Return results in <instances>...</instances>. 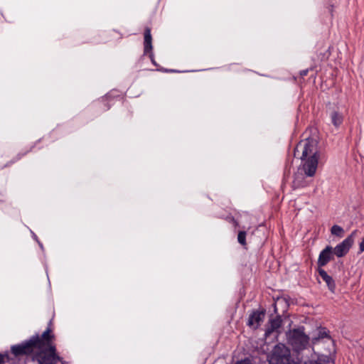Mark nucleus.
Here are the masks:
<instances>
[{
  "label": "nucleus",
  "mask_w": 364,
  "mask_h": 364,
  "mask_svg": "<svg viewBox=\"0 0 364 364\" xmlns=\"http://www.w3.org/2000/svg\"><path fill=\"white\" fill-rule=\"evenodd\" d=\"M294 156L304 161L301 170L306 176L312 177L315 175L319 159L317 141L315 139L301 141L294 149Z\"/></svg>",
  "instance_id": "1"
},
{
  "label": "nucleus",
  "mask_w": 364,
  "mask_h": 364,
  "mask_svg": "<svg viewBox=\"0 0 364 364\" xmlns=\"http://www.w3.org/2000/svg\"><path fill=\"white\" fill-rule=\"evenodd\" d=\"M287 343L294 351L306 349L309 344V338L304 332V328H294L287 333Z\"/></svg>",
  "instance_id": "2"
},
{
  "label": "nucleus",
  "mask_w": 364,
  "mask_h": 364,
  "mask_svg": "<svg viewBox=\"0 0 364 364\" xmlns=\"http://www.w3.org/2000/svg\"><path fill=\"white\" fill-rule=\"evenodd\" d=\"M269 364H290V350L284 344L276 345L269 360Z\"/></svg>",
  "instance_id": "3"
},
{
  "label": "nucleus",
  "mask_w": 364,
  "mask_h": 364,
  "mask_svg": "<svg viewBox=\"0 0 364 364\" xmlns=\"http://www.w3.org/2000/svg\"><path fill=\"white\" fill-rule=\"evenodd\" d=\"M38 349L40 352L36 355V360L39 364H55L61 360V358L56 354L55 345H50V347Z\"/></svg>",
  "instance_id": "4"
},
{
  "label": "nucleus",
  "mask_w": 364,
  "mask_h": 364,
  "mask_svg": "<svg viewBox=\"0 0 364 364\" xmlns=\"http://www.w3.org/2000/svg\"><path fill=\"white\" fill-rule=\"evenodd\" d=\"M356 234L357 230H353L343 241L333 248V253L336 257H343L348 254L354 243V238Z\"/></svg>",
  "instance_id": "5"
},
{
  "label": "nucleus",
  "mask_w": 364,
  "mask_h": 364,
  "mask_svg": "<svg viewBox=\"0 0 364 364\" xmlns=\"http://www.w3.org/2000/svg\"><path fill=\"white\" fill-rule=\"evenodd\" d=\"M51 331V328L48 326L41 337L36 336L31 338L36 348H46L50 347V345H54L53 343L54 335L52 334Z\"/></svg>",
  "instance_id": "6"
},
{
  "label": "nucleus",
  "mask_w": 364,
  "mask_h": 364,
  "mask_svg": "<svg viewBox=\"0 0 364 364\" xmlns=\"http://www.w3.org/2000/svg\"><path fill=\"white\" fill-rule=\"evenodd\" d=\"M36 348L34 344L32 342L31 338L26 343L13 346L11 348V353L16 355H22L30 354L33 352V349Z\"/></svg>",
  "instance_id": "7"
},
{
  "label": "nucleus",
  "mask_w": 364,
  "mask_h": 364,
  "mask_svg": "<svg viewBox=\"0 0 364 364\" xmlns=\"http://www.w3.org/2000/svg\"><path fill=\"white\" fill-rule=\"evenodd\" d=\"M333 251L331 246H326L319 254L318 258V266L319 268L326 265L331 259H333Z\"/></svg>",
  "instance_id": "8"
},
{
  "label": "nucleus",
  "mask_w": 364,
  "mask_h": 364,
  "mask_svg": "<svg viewBox=\"0 0 364 364\" xmlns=\"http://www.w3.org/2000/svg\"><path fill=\"white\" fill-rule=\"evenodd\" d=\"M265 311H255L249 316L247 325L257 329L264 318Z\"/></svg>",
  "instance_id": "9"
},
{
  "label": "nucleus",
  "mask_w": 364,
  "mask_h": 364,
  "mask_svg": "<svg viewBox=\"0 0 364 364\" xmlns=\"http://www.w3.org/2000/svg\"><path fill=\"white\" fill-rule=\"evenodd\" d=\"M152 48V37L151 34V29L146 27L144 30V54H149V56L152 63H155Z\"/></svg>",
  "instance_id": "10"
},
{
  "label": "nucleus",
  "mask_w": 364,
  "mask_h": 364,
  "mask_svg": "<svg viewBox=\"0 0 364 364\" xmlns=\"http://www.w3.org/2000/svg\"><path fill=\"white\" fill-rule=\"evenodd\" d=\"M304 173L298 171L294 175V178L292 182V188L294 189L305 188L309 186L311 180H308Z\"/></svg>",
  "instance_id": "11"
},
{
  "label": "nucleus",
  "mask_w": 364,
  "mask_h": 364,
  "mask_svg": "<svg viewBox=\"0 0 364 364\" xmlns=\"http://www.w3.org/2000/svg\"><path fill=\"white\" fill-rule=\"evenodd\" d=\"M282 325V319L279 316H277L269 321V325L267 326L264 336L265 337L269 336L274 331L278 330Z\"/></svg>",
  "instance_id": "12"
},
{
  "label": "nucleus",
  "mask_w": 364,
  "mask_h": 364,
  "mask_svg": "<svg viewBox=\"0 0 364 364\" xmlns=\"http://www.w3.org/2000/svg\"><path fill=\"white\" fill-rule=\"evenodd\" d=\"M318 272L320 277L326 283L329 290L331 292H333L336 288V284L333 278L329 276L324 269L321 268H318Z\"/></svg>",
  "instance_id": "13"
},
{
  "label": "nucleus",
  "mask_w": 364,
  "mask_h": 364,
  "mask_svg": "<svg viewBox=\"0 0 364 364\" xmlns=\"http://www.w3.org/2000/svg\"><path fill=\"white\" fill-rule=\"evenodd\" d=\"M330 117H331V123L336 127H338L343 123V116L338 111H336V110L333 111L331 113Z\"/></svg>",
  "instance_id": "14"
},
{
  "label": "nucleus",
  "mask_w": 364,
  "mask_h": 364,
  "mask_svg": "<svg viewBox=\"0 0 364 364\" xmlns=\"http://www.w3.org/2000/svg\"><path fill=\"white\" fill-rule=\"evenodd\" d=\"M329 361V358L328 356L321 355L317 358V359H311L306 362L305 364H327Z\"/></svg>",
  "instance_id": "15"
},
{
  "label": "nucleus",
  "mask_w": 364,
  "mask_h": 364,
  "mask_svg": "<svg viewBox=\"0 0 364 364\" xmlns=\"http://www.w3.org/2000/svg\"><path fill=\"white\" fill-rule=\"evenodd\" d=\"M331 233L333 235L337 236L340 238L343 237L344 236V230L342 227L334 225L331 228Z\"/></svg>",
  "instance_id": "16"
},
{
  "label": "nucleus",
  "mask_w": 364,
  "mask_h": 364,
  "mask_svg": "<svg viewBox=\"0 0 364 364\" xmlns=\"http://www.w3.org/2000/svg\"><path fill=\"white\" fill-rule=\"evenodd\" d=\"M246 235L245 231H240L237 235V241L242 246H246Z\"/></svg>",
  "instance_id": "17"
},
{
  "label": "nucleus",
  "mask_w": 364,
  "mask_h": 364,
  "mask_svg": "<svg viewBox=\"0 0 364 364\" xmlns=\"http://www.w3.org/2000/svg\"><path fill=\"white\" fill-rule=\"evenodd\" d=\"M327 336H328V334H327L325 328H321L318 331V336L316 337L312 338V342L314 344H315L316 342L318 339L326 338V337H327Z\"/></svg>",
  "instance_id": "18"
},
{
  "label": "nucleus",
  "mask_w": 364,
  "mask_h": 364,
  "mask_svg": "<svg viewBox=\"0 0 364 364\" xmlns=\"http://www.w3.org/2000/svg\"><path fill=\"white\" fill-rule=\"evenodd\" d=\"M235 364H252V362L250 359L246 358V359L237 361Z\"/></svg>",
  "instance_id": "19"
},
{
  "label": "nucleus",
  "mask_w": 364,
  "mask_h": 364,
  "mask_svg": "<svg viewBox=\"0 0 364 364\" xmlns=\"http://www.w3.org/2000/svg\"><path fill=\"white\" fill-rule=\"evenodd\" d=\"M308 72H309L308 69L301 70L300 71V75L301 77L306 76L308 74Z\"/></svg>",
  "instance_id": "20"
},
{
  "label": "nucleus",
  "mask_w": 364,
  "mask_h": 364,
  "mask_svg": "<svg viewBox=\"0 0 364 364\" xmlns=\"http://www.w3.org/2000/svg\"><path fill=\"white\" fill-rule=\"evenodd\" d=\"M5 355L0 353V364H2L4 362Z\"/></svg>",
  "instance_id": "21"
},
{
  "label": "nucleus",
  "mask_w": 364,
  "mask_h": 364,
  "mask_svg": "<svg viewBox=\"0 0 364 364\" xmlns=\"http://www.w3.org/2000/svg\"><path fill=\"white\" fill-rule=\"evenodd\" d=\"M170 72L175 73V72H177V71L174 70H171Z\"/></svg>",
  "instance_id": "22"
}]
</instances>
